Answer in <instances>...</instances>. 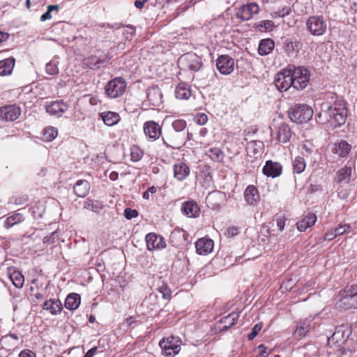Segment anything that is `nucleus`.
I'll return each mask as SVG.
<instances>
[{
    "mask_svg": "<svg viewBox=\"0 0 357 357\" xmlns=\"http://www.w3.org/2000/svg\"><path fill=\"white\" fill-rule=\"evenodd\" d=\"M149 250H162L166 247L165 238L155 233H149L145 237Z\"/></svg>",
    "mask_w": 357,
    "mask_h": 357,
    "instance_id": "4468645a",
    "label": "nucleus"
},
{
    "mask_svg": "<svg viewBox=\"0 0 357 357\" xmlns=\"http://www.w3.org/2000/svg\"><path fill=\"white\" fill-rule=\"evenodd\" d=\"M292 132L288 124L282 123L277 127V140L280 143L285 144L290 141Z\"/></svg>",
    "mask_w": 357,
    "mask_h": 357,
    "instance_id": "4be33fe9",
    "label": "nucleus"
},
{
    "mask_svg": "<svg viewBox=\"0 0 357 357\" xmlns=\"http://www.w3.org/2000/svg\"><path fill=\"white\" fill-rule=\"evenodd\" d=\"M24 220V217L20 213H15L7 218L4 222L6 228L9 229L17 223H20Z\"/></svg>",
    "mask_w": 357,
    "mask_h": 357,
    "instance_id": "ea45409f",
    "label": "nucleus"
},
{
    "mask_svg": "<svg viewBox=\"0 0 357 357\" xmlns=\"http://www.w3.org/2000/svg\"><path fill=\"white\" fill-rule=\"evenodd\" d=\"M137 215H138V213H137V210H135V209H131L130 208H126L124 211V215L128 220L136 218L137 216Z\"/></svg>",
    "mask_w": 357,
    "mask_h": 357,
    "instance_id": "13d9d810",
    "label": "nucleus"
},
{
    "mask_svg": "<svg viewBox=\"0 0 357 357\" xmlns=\"http://www.w3.org/2000/svg\"><path fill=\"white\" fill-rule=\"evenodd\" d=\"M291 68V75L294 78L292 81L293 88L296 90H303L308 84L310 80V73L307 69L302 66L296 67L293 65H289Z\"/></svg>",
    "mask_w": 357,
    "mask_h": 357,
    "instance_id": "7ed1b4c3",
    "label": "nucleus"
},
{
    "mask_svg": "<svg viewBox=\"0 0 357 357\" xmlns=\"http://www.w3.org/2000/svg\"><path fill=\"white\" fill-rule=\"evenodd\" d=\"M351 230V225L348 224H344L342 225H339L337 227H336L335 231V235L340 236L342 235L347 232H349Z\"/></svg>",
    "mask_w": 357,
    "mask_h": 357,
    "instance_id": "864d4df0",
    "label": "nucleus"
},
{
    "mask_svg": "<svg viewBox=\"0 0 357 357\" xmlns=\"http://www.w3.org/2000/svg\"><path fill=\"white\" fill-rule=\"evenodd\" d=\"M351 175V168L344 167L340 169L337 172V180L340 183H347L349 181V178Z\"/></svg>",
    "mask_w": 357,
    "mask_h": 357,
    "instance_id": "79ce46f5",
    "label": "nucleus"
},
{
    "mask_svg": "<svg viewBox=\"0 0 357 357\" xmlns=\"http://www.w3.org/2000/svg\"><path fill=\"white\" fill-rule=\"evenodd\" d=\"M21 114V109L17 105H8L0 108V120L14 121Z\"/></svg>",
    "mask_w": 357,
    "mask_h": 357,
    "instance_id": "9d476101",
    "label": "nucleus"
},
{
    "mask_svg": "<svg viewBox=\"0 0 357 357\" xmlns=\"http://www.w3.org/2000/svg\"><path fill=\"white\" fill-rule=\"evenodd\" d=\"M312 109L304 104L296 105L289 110L290 119L297 123H306L312 119Z\"/></svg>",
    "mask_w": 357,
    "mask_h": 357,
    "instance_id": "f03ea898",
    "label": "nucleus"
},
{
    "mask_svg": "<svg viewBox=\"0 0 357 357\" xmlns=\"http://www.w3.org/2000/svg\"><path fill=\"white\" fill-rule=\"evenodd\" d=\"M263 327L262 323H258L254 326L252 328L251 332L248 335V339L249 340H252L259 333V332L261 330Z\"/></svg>",
    "mask_w": 357,
    "mask_h": 357,
    "instance_id": "5fc2aeb1",
    "label": "nucleus"
},
{
    "mask_svg": "<svg viewBox=\"0 0 357 357\" xmlns=\"http://www.w3.org/2000/svg\"><path fill=\"white\" fill-rule=\"evenodd\" d=\"M291 68L289 66L278 73L275 77V84L280 91H286L293 87L294 78L291 75Z\"/></svg>",
    "mask_w": 357,
    "mask_h": 357,
    "instance_id": "6e6552de",
    "label": "nucleus"
},
{
    "mask_svg": "<svg viewBox=\"0 0 357 357\" xmlns=\"http://www.w3.org/2000/svg\"><path fill=\"white\" fill-rule=\"evenodd\" d=\"M317 221V216L312 213H307L302 220L296 224L300 231H305L308 227L313 226Z\"/></svg>",
    "mask_w": 357,
    "mask_h": 357,
    "instance_id": "a878e982",
    "label": "nucleus"
},
{
    "mask_svg": "<svg viewBox=\"0 0 357 357\" xmlns=\"http://www.w3.org/2000/svg\"><path fill=\"white\" fill-rule=\"evenodd\" d=\"M163 144L174 149H180L187 141L185 132H177L172 130L166 131L162 136Z\"/></svg>",
    "mask_w": 357,
    "mask_h": 357,
    "instance_id": "20e7f679",
    "label": "nucleus"
},
{
    "mask_svg": "<svg viewBox=\"0 0 357 357\" xmlns=\"http://www.w3.org/2000/svg\"><path fill=\"white\" fill-rule=\"evenodd\" d=\"M282 166L280 162L267 160L262 172L268 177L275 178L282 174Z\"/></svg>",
    "mask_w": 357,
    "mask_h": 357,
    "instance_id": "f3484780",
    "label": "nucleus"
},
{
    "mask_svg": "<svg viewBox=\"0 0 357 357\" xmlns=\"http://www.w3.org/2000/svg\"><path fill=\"white\" fill-rule=\"evenodd\" d=\"M310 33L315 36L324 35L327 29V24L322 16H311L306 22Z\"/></svg>",
    "mask_w": 357,
    "mask_h": 357,
    "instance_id": "423d86ee",
    "label": "nucleus"
},
{
    "mask_svg": "<svg viewBox=\"0 0 357 357\" xmlns=\"http://www.w3.org/2000/svg\"><path fill=\"white\" fill-rule=\"evenodd\" d=\"M147 99L149 104L153 107H158L162 103V94L157 86L149 87L146 92Z\"/></svg>",
    "mask_w": 357,
    "mask_h": 357,
    "instance_id": "6ab92c4d",
    "label": "nucleus"
},
{
    "mask_svg": "<svg viewBox=\"0 0 357 357\" xmlns=\"http://www.w3.org/2000/svg\"><path fill=\"white\" fill-rule=\"evenodd\" d=\"M135 28L131 26H127V30L123 33L125 37L127 40H131L132 36L135 35Z\"/></svg>",
    "mask_w": 357,
    "mask_h": 357,
    "instance_id": "052dcab7",
    "label": "nucleus"
},
{
    "mask_svg": "<svg viewBox=\"0 0 357 357\" xmlns=\"http://www.w3.org/2000/svg\"><path fill=\"white\" fill-rule=\"evenodd\" d=\"M186 126L187 123L183 119H176L172 123V130L177 132H185Z\"/></svg>",
    "mask_w": 357,
    "mask_h": 357,
    "instance_id": "49530a36",
    "label": "nucleus"
},
{
    "mask_svg": "<svg viewBox=\"0 0 357 357\" xmlns=\"http://www.w3.org/2000/svg\"><path fill=\"white\" fill-rule=\"evenodd\" d=\"M301 147L305 151V153L308 155L311 154L314 150L313 144L309 141L304 142L302 144Z\"/></svg>",
    "mask_w": 357,
    "mask_h": 357,
    "instance_id": "bf43d9fd",
    "label": "nucleus"
},
{
    "mask_svg": "<svg viewBox=\"0 0 357 357\" xmlns=\"http://www.w3.org/2000/svg\"><path fill=\"white\" fill-rule=\"evenodd\" d=\"M206 154L213 161L220 162L224 158L223 152L218 147L210 148L206 151Z\"/></svg>",
    "mask_w": 357,
    "mask_h": 357,
    "instance_id": "4c0bfd02",
    "label": "nucleus"
},
{
    "mask_svg": "<svg viewBox=\"0 0 357 357\" xmlns=\"http://www.w3.org/2000/svg\"><path fill=\"white\" fill-rule=\"evenodd\" d=\"M159 345L162 354L167 356H174L181 350L180 340L178 337L173 336L163 338L160 341Z\"/></svg>",
    "mask_w": 357,
    "mask_h": 357,
    "instance_id": "0eeeda50",
    "label": "nucleus"
},
{
    "mask_svg": "<svg viewBox=\"0 0 357 357\" xmlns=\"http://www.w3.org/2000/svg\"><path fill=\"white\" fill-rule=\"evenodd\" d=\"M351 333V328L347 326L341 325L338 326L333 335L328 338V343L335 342L340 345L344 343Z\"/></svg>",
    "mask_w": 357,
    "mask_h": 357,
    "instance_id": "ddd939ff",
    "label": "nucleus"
},
{
    "mask_svg": "<svg viewBox=\"0 0 357 357\" xmlns=\"http://www.w3.org/2000/svg\"><path fill=\"white\" fill-rule=\"evenodd\" d=\"M351 150V146L346 141H341L334 145L333 152L340 157L346 156Z\"/></svg>",
    "mask_w": 357,
    "mask_h": 357,
    "instance_id": "c9c22d12",
    "label": "nucleus"
},
{
    "mask_svg": "<svg viewBox=\"0 0 357 357\" xmlns=\"http://www.w3.org/2000/svg\"><path fill=\"white\" fill-rule=\"evenodd\" d=\"M57 232L54 231L52 232L50 236H46L43 238V243L47 244H52L55 242V237H57Z\"/></svg>",
    "mask_w": 357,
    "mask_h": 357,
    "instance_id": "680f3d73",
    "label": "nucleus"
},
{
    "mask_svg": "<svg viewBox=\"0 0 357 357\" xmlns=\"http://www.w3.org/2000/svg\"><path fill=\"white\" fill-rule=\"evenodd\" d=\"M207 121H208V117L204 113L198 114L195 117V121L196 122V123H197L199 126H203V125L206 124Z\"/></svg>",
    "mask_w": 357,
    "mask_h": 357,
    "instance_id": "6e6d98bb",
    "label": "nucleus"
},
{
    "mask_svg": "<svg viewBox=\"0 0 357 357\" xmlns=\"http://www.w3.org/2000/svg\"><path fill=\"white\" fill-rule=\"evenodd\" d=\"M43 134L45 141L51 142L57 137L58 130L54 127L48 126L44 129Z\"/></svg>",
    "mask_w": 357,
    "mask_h": 357,
    "instance_id": "c03bdc74",
    "label": "nucleus"
},
{
    "mask_svg": "<svg viewBox=\"0 0 357 357\" xmlns=\"http://www.w3.org/2000/svg\"><path fill=\"white\" fill-rule=\"evenodd\" d=\"M144 155L143 151L137 146H132L130 148L131 160L133 162L139 161Z\"/></svg>",
    "mask_w": 357,
    "mask_h": 357,
    "instance_id": "de8ad7c7",
    "label": "nucleus"
},
{
    "mask_svg": "<svg viewBox=\"0 0 357 357\" xmlns=\"http://www.w3.org/2000/svg\"><path fill=\"white\" fill-rule=\"evenodd\" d=\"M182 212L190 218H195L199 215V208L195 202H186L182 204Z\"/></svg>",
    "mask_w": 357,
    "mask_h": 357,
    "instance_id": "cd10ccee",
    "label": "nucleus"
},
{
    "mask_svg": "<svg viewBox=\"0 0 357 357\" xmlns=\"http://www.w3.org/2000/svg\"><path fill=\"white\" fill-rule=\"evenodd\" d=\"M68 109V105L63 100L52 101L45 106L46 112L51 116L60 117Z\"/></svg>",
    "mask_w": 357,
    "mask_h": 357,
    "instance_id": "2eb2a0df",
    "label": "nucleus"
},
{
    "mask_svg": "<svg viewBox=\"0 0 357 357\" xmlns=\"http://www.w3.org/2000/svg\"><path fill=\"white\" fill-rule=\"evenodd\" d=\"M190 173L188 166L183 162H178L174 166V177L178 181L184 180Z\"/></svg>",
    "mask_w": 357,
    "mask_h": 357,
    "instance_id": "c85d7f7f",
    "label": "nucleus"
},
{
    "mask_svg": "<svg viewBox=\"0 0 357 357\" xmlns=\"http://www.w3.org/2000/svg\"><path fill=\"white\" fill-rule=\"evenodd\" d=\"M310 329V323L305 319L298 323L294 334L298 337H304Z\"/></svg>",
    "mask_w": 357,
    "mask_h": 357,
    "instance_id": "e433bc0d",
    "label": "nucleus"
},
{
    "mask_svg": "<svg viewBox=\"0 0 357 357\" xmlns=\"http://www.w3.org/2000/svg\"><path fill=\"white\" fill-rule=\"evenodd\" d=\"M293 169L294 172L296 174H301L302 173L306 167V163L303 157L297 156L294 158L293 160Z\"/></svg>",
    "mask_w": 357,
    "mask_h": 357,
    "instance_id": "a19ab883",
    "label": "nucleus"
},
{
    "mask_svg": "<svg viewBox=\"0 0 357 357\" xmlns=\"http://www.w3.org/2000/svg\"><path fill=\"white\" fill-rule=\"evenodd\" d=\"M275 47V43L271 38L263 39L259 42L258 52L261 56L269 54Z\"/></svg>",
    "mask_w": 357,
    "mask_h": 357,
    "instance_id": "7c9ffc66",
    "label": "nucleus"
},
{
    "mask_svg": "<svg viewBox=\"0 0 357 357\" xmlns=\"http://www.w3.org/2000/svg\"><path fill=\"white\" fill-rule=\"evenodd\" d=\"M179 63L191 71H198L202 67V60L195 53H187L181 56Z\"/></svg>",
    "mask_w": 357,
    "mask_h": 357,
    "instance_id": "1a4fd4ad",
    "label": "nucleus"
},
{
    "mask_svg": "<svg viewBox=\"0 0 357 357\" xmlns=\"http://www.w3.org/2000/svg\"><path fill=\"white\" fill-rule=\"evenodd\" d=\"M126 88V83L124 79L119 77L109 81L105 86V90L107 97L116 98L124 93Z\"/></svg>",
    "mask_w": 357,
    "mask_h": 357,
    "instance_id": "39448f33",
    "label": "nucleus"
},
{
    "mask_svg": "<svg viewBox=\"0 0 357 357\" xmlns=\"http://www.w3.org/2000/svg\"><path fill=\"white\" fill-rule=\"evenodd\" d=\"M317 116L321 123H330L331 126L336 128L345 123L347 110L344 101L340 98H335L333 103H322L321 111Z\"/></svg>",
    "mask_w": 357,
    "mask_h": 357,
    "instance_id": "f257e3e1",
    "label": "nucleus"
},
{
    "mask_svg": "<svg viewBox=\"0 0 357 357\" xmlns=\"http://www.w3.org/2000/svg\"><path fill=\"white\" fill-rule=\"evenodd\" d=\"M28 197L26 195L17 197L15 198L14 202L17 205H22L27 202Z\"/></svg>",
    "mask_w": 357,
    "mask_h": 357,
    "instance_id": "0e129e2a",
    "label": "nucleus"
},
{
    "mask_svg": "<svg viewBox=\"0 0 357 357\" xmlns=\"http://www.w3.org/2000/svg\"><path fill=\"white\" fill-rule=\"evenodd\" d=\"M301 48V43L296 39H287L285 40L284 51L289 56H293L294 54L297 53Z\"/></svg>",
    "mask_w": 357,
    "mask_h": 357,
    "instance_id": "72a5a7b5",
    "label": "nucleus"
},
{
    "mask_svg": "<svg viewBox=\"0 0 357 357\" xmlns=\"http://www.w3.org/2000/svg\"><path fill=\"white\" fill-rule=\"evenodd\" d=\"M259 12V7L258 4L252 2L241 6L236 12V16L243 21H248L250 20L254 15L258 14Z\"/></svg>",
    "mask_w": 357,
    "mask_h": 357,
    "instance_id": "9b49d317",
    "label": "nucleus"
},
{
    "mask_svg": "<svg viewBox=\"0 0 357 357\" xmlns=\"http://www.w3.org/2000/svg\"><path fill=\"white\" fill-rule=\"evenodd\" d=\"M225 200V194L220 191H213L210 192L206 197V202L208 206L212 208H218L223 204Z\"/></svg>",
    "mask_w": 357,
    "mask_h": 357,
    "instance_id": "a211bd4d",
    "label": "nucleus"
},
{
    "mask_svg": "<svg viewBox=\"0 0 357 357\" xmlns=\"http://www.w3.org/2000/svg\"><path fill=\"white\" fill-rule=\"evenodd\" d=\"M100 117L107 126H113L117 124L121 119L118 113L111 111L101 112Z\"/></svg>",
    "mask_w": 357,
    "mask_h": 357,
    "instance_id": "bb28decb",
    "label": "nucleus"
},
{
    "mask_svg": "<svg viewBox=\"0 0 357 357\" xmlns=\"http://www.w3.org/2000/svg\"><path fill=\"white\" fill-rule=\"evenodd\" d=\"M355 296H357V284L351 286L350 289L347 291V294L343 298L344 303L349 299L352 300Z\"/></svg>",
    "mask_w": 357,
    "mask_h": 357,
    "instance_id": "603ef678",
    "label": "nucleus"
},
{
    "mask_svg": "<svg viewBox=\"0 0 357 357\" xmlns=\"http://www.w3.org/2000/svg\"><path fill=\"white\" fill-rule=\"evenodd\" d=\"M144 132L150 141H155L161 135V127L153 121H149L144 124Z\"/></svg>",
    "mask_w": 357,
    "mask_h": 357,
    "instance_id": "dca6fc26",
    "label": "nucleus"
},
{
    "mask_svg": "<svg viewBox=\"0 0 357 357\" xmlns=\"http://www.w3.org/2000/svg\"><path fill=\"white\" fill-rule=\"evenodd\" d=\"M176 98L181 100H188L191 96L190 86L185 83L178 84L175 89Z\"/></svg>",
    "mask_w": 357,
    "mask_h": 357,
    "instance_id": "473e14b6",
    "label": "nucleus"
},
{
    "mask_svg": "<svg viewBox=\"0 0 357 357\" xmlns=\"http://www.w3.org/2000/svg\"><path fill=\"white\" fill-rule=\"evenodd\" d=\"M86 63L91 69H98L103 61L96 56H91L86 59Z\"/></svg>",
    "mask_w": 357,
    "mask_h": 357,
    "instance_id": "a18cd8bd",
    "label": "nucleus"
},
{
    "mask_svg": "<svg viewBox=\"0 0 357 357\" xmlns=\"http://www.w3.org/2000/svg\"><path fill=\"white\" fill-rule=\"evenodd\" d=\"M214 243L211 238H202L195 243L196 251L200 255H206L213 249Z\"/></svg>",
    "mask_w": 357,
    "mask_h": 357,
    "instance_id": "aec40b11",
    "label": "nucleus"
},
{
    "mask_svg": "<svg viewBox=\"0 0 357 357\" xmlns=\"http://www.w3.org/2000/svg\"><path fill=\"white\" fill-rule=\"evenodd\" d=\"M84 208L95 213H98L102 209L103 204L98 200L87 199L84 202Z\"/></svg>",
    "mask_w": 357,
    "mask_h": 357,
    "instance_id": "58836bf2",
    "label": "nucleus"
},
{
    "mask_svg": "<svg viewBox=\"0 0 357 357\" xmlns=\"http://www.w3.org/2000/svg\"><path fill=\"white\" fill-rule=\"evenodd\" d=\"M81 303V297L78 294L71 293L65 300L64 306L66 309L75 310L77 309Z\"/></svg>",
    "mask_w": 357,
    "mask_h": 357,
    "instance_id": "c756f323",
    "label": "nucleus"
},
{
    "mask_svg": "<svg viewBox=\"0 0 357 357\" xmlns=\"http://www.w3.org/2000/svg\"><path fill=\"white\" fill-rule=\"evenodd\" d=\"M42 308L44 310L48 311L52 315H57L61 312L63 305L59 299L50 298L44 302Z\"/></svg>",
    "mask_w": 357,
    "mask_h": 357,
    "instance_id": "5701e85b",
    "label": "nucleus"
},
{
    "mask_svg": "<svg viewBox=\"0 0 357 357\" xmlns=\"http://www.w3.org/2000/svg\"><path fill=\"white\" fill-rule=\"evenodd\" d=\"M349 194L347 189H338L337 195L340 199H346Z\"/></svg>",
    "mask_w": 357,
    "mask_h": 357,
    "instance_id": "338daca9",
    "label": "nucleus"
},
{
    "mask_svg": "<svg viewBox=\"0 0 357 357\" xmlns=\"http://www.w3.org/2000/svg\"><path fill=\"white\" fill-rule=\"evenodd\" d=\"M45 71L50 75H55L59 73L58 62L52 60L46 64Z\"/></svg>",
    "mask_w": 357,
    "mask_h": 357,
    "instance_id": "09e8293b",
    "label": "nucleus"
},
{
    "mask_svg": "<svg viewBox=\"0 0 357 357\" xmlns=\"http://www.w3.org/2000/svg\"><path fill=\"white\" fill-rule=\"evenodd\" d=\"M158 291L162 294L165 299H169L171 298L172 291L167 284L162 282V285L158 287Z\"/></svg>",
    "mask_w": 357,
    "mask_h": 357,
    "instance_id": "8fccbe9b",
    "label": "nucleus"
},
{
    "mask_svg": "<svg viewBox=\"0 0 357 357\" xmlns=\"http://www.w3.org/2000/svg\"><path fill=\"white\" fill-rule=\"evenodd\" d=\"M291 9L289 7H284L282 9L280 10L277 13L279 17H284L290 14Z\"/></svg>",
    "mask_w": 357,
    "mask_h": 357,
    "instance_id": "69168bd1",
    "label": "nucleus"
},
{
    "mask_svg": "<svg viewBox=\"0 0 357 357\" xmlns=\"http://www.w3.org/2000/svg\"><path fill=\"white\" fill-rule=\"evenodd\" d=\"M244 197L248 204H256L259 199L258 190L252 185H248L245 190Z\"/></svg>",
    "mask_w": 357,
    "mask_h": 357,
    "instance_id": "393cba45",
    "label": "nucleus"
},
{
    "mask_svg": "<svg viewBox=\"0 0 357 357\" xmlns=\"http://www.w3.org/2000/svg\"><path fill=\"white\" fill-rule=\"evenodd\" d=\"M90 183L86 180H78L73 187L74 193L79 197H86L90 190Z\"/></svg>",
    "mask_w": 357,
    "mask_h": 357,
    "instance_id": "b1692460",
    "label": "nucleus"
},
{
    "mask_svg": "<svg viewBox=\"0 0 357 357\" xmlns=\"http://www.w3.org/2000/svg\"><path fill=\"white\" fill-rule=\"evenodd\" d=\"M259 354L256 357H268L271 353V351L268 350L264 344H260L258 347Z\"/></svg>",
    "mask_w": 357,
    "mask_h": 357,
    "instance_id": "4d7b16f0",
    "label": "nucleus"
},
{
    "mask_svg": "<svg viewBox=\"0 0 357 357\" xmlns=\"http://www.w3.org/2000/svg\"><path fill=\"white\" fill-rule=\"evenodd\" d=\"M19 357H36L35 354L30 350H23L20 354Z\"/></svg>",
    "mask_w": 357,
    "mask_h": 357,
    "instance_id": "774afa93",
    "label": "nucleus"
},
{
    "mask_svg": "<svg viewBox=\"0 0 357 357\" xmlns=\"http://www.w3.org/2000/svg\"><path fill=\"white\" fill-rule=\"evenodd\" d=\"M157 192V188L155 186L149 187L146 191L143 193V198L149 199L150 194H155Z\"/></svg>",
    "mask_w": 357,
    "mask_h": 357,
    "instance_id": "e2e57ef3",
    "label": "nucleus"
},
{
    "mask_svg": "<svg viewBox=\"0 0 357 357\" xmlns=\"http://www.w3.org/2000/svg\"><path fill=\"white\" fill-rule=\"evenodd\" d=\"M274 26L275 24L271 20H261L255 24L256 29L262 32L271 31Z\"/></svg>",
    "mask_w": 357,
    "mask_h": 357,
    "instance_id": "37998d69",
    "label": "nucleus"
},
{
    "mask_svg": "<svg viewBox=\"0 0 357 357\" xmlns=\"http://www.w3.org/2000/svg\"><path fill=\"white\" fill-rule=\"evenodd\" d=\"M59 6L58 5H50L47 7V10L41 15L40 21L45 22L47 20H50L52 18L51 13L54 10H58Z\"/></svg>",
    "mask_w": 357,
    "mask_h": 357,
    "instance_id": "3c124183",
    "label": "nucleus"
},
{
    "mask_svg": "<svg viewBox=\"0 0 357 357\" xmlns=\"http://www.w3.org/2000/svg\"><path fill=\"white\" fill-rule=\"evenodd\" d=\"M216 67L221 74L229 75L234 70V60L227 54L220 55L216 60Z\"/></svg>",
    "mask_w": 357,
    "mask_h": 357,
    "instance_id": "f8f14e48",
    "label": "nucleus"
},
{
    "mask_svg": "<svg viewBox=\"0 0 357 357\" xmlns=\"http://www.w3.org/2000/svg\"><path fill=\"white\" fill-rule=\"evenodd\" d=\"M239 317V312H232L222 317L217 324V328L220 331H227L231 327Z\"/></svg>",
    "mask_w": 357,
    "mask_h": 357,
    "instance_id": "412c9836",
    "label": "nucleus"
},
{
    "mask_svg": "<svg viewBox=\"0 0 357 357\" xmlns=\"http://www.w3.org/2000/svg\"><path fill=\"white\" fill-rule=\"evenodd\" d=\"M9 278L15 287L22 288L23 287L24 278L20 271L15 269H10Z\"/></svg>",
    "mask_w": 357,
    "mask_h": 357,
    "instance_id": "f704fd0d",
    "label": "nucleus"
},
{
    "mask_svg": "<svg viewBox=\"0 0 357 357\" xmlns=\"http://www.w3.org/2000/svg\"><path fill=\"white\" fill-rule=\"evenodd\" d=\"M15 66V59L9 57L0 61V76L10 75Z\"/></svg>",
    "mask_w": 357,
    "mask_h": 357,
    "instance_id": "2f4dec72",
    "label": "nucleus"
}]
</instances>
